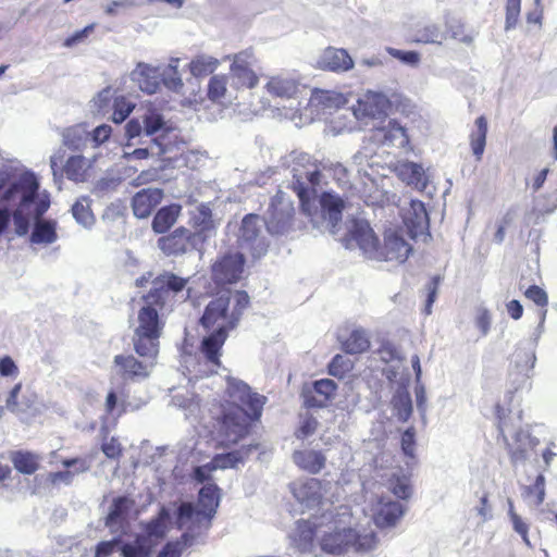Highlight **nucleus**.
I'll return each mask as SVG.
<instances>
[{
  "mask_svg": "<svg viewBox=\"0 0 557 557\" xmlns=\"http://www.w3.org/2000/svg\"><path fill=\"white\" fill-rule=\"evenodd\" d=\"M513 223V213L511 211L506 212L500 219L497 230L494 234V240L500 244L505 239L506 228Z\"/></svg>",
  "mask_w": 557,
  "mask_h": 557,
  "instance_id": "62",
  "label": "nucleus"
},
{
  "mask_svg": "<svg viewBox=\"0 0 557 557\" xmlns=\"http://www.w3.org/2000/svg\"><path fill=\"white\" fill-rule=\"evenodd\" d=\"M337 389L336 383L331 379H321L311 385L302 388L301 396L307 408L325 407L335 396Z\"/></svg>",
  "mask_w": 557,
  "mask_h": 557,
  "instance_id": "19",
  "label": "nucleus"
},
{
  "mask_svg": "<svg viewBox=\"0 0 557 557\" xmlns=\"http://www.w3.org/2000/svg\"><path fill=\"white\" fill-rule=\"evenodd\" d=\"M321 172L315 169L306 173L307 186L300 175L294 174L290 184L292 190L297 195L301 212L314 221L320 211L317 205V186L321 182Z\"/></svg>",
  "mask_w": 557,
  "mask_h": 557,
  "instance_id": "9",
  "label": "nucleus"
},
{
  "mask_svg": "<svg viewBox=\"0 0 557 557\" xmlns=\"http://www.w3.org/2000/svg\"><path fill=\"white\" fill-rule=\"evenodd\" d=\"M88 161L83 156H72L64 164V173L66 177L75 182H84L86 180Z\"/></svg>",
  "mask_w": 557,
  "mask_h": 557,
  "instance_id": "37",
  "label": "nucleus"
},
{
  "mask_svg": "<svg viewBox=\"0 0 557 557\" xmlns=\"http://www.w3.org/2000/svg\"><path fill=\"white\" fill-rule=\"evenodd\" d=\"M372 521L381 530L395 528L405 515L406 508L396 500L384 496L372 506Z\"/></svg>",
  "mask_w": 557,
  "mask_h": 557,
  "instance_id": "16",
  "label": "nucleus"
},
{
  "mask_svg": "<svg viewBox=\"0 0 557 557\" xmlns=\"http://www.w3.org/2000/svg\"><path fill=\"white\" fill-rule=\"evenodd\" d=\"M333 522L332 512H323L317 521L299 520L294 536L295 546L301 553H314L319 545L321 529Z\"/></svg>",
  "mask_w": 557,
  "mask_h": 557,
  "instance_id": "10",
  "label": "nucleus"
},
{
  "mask_svg": "<svg viewBox=\"0 0 557 557\" xmlns=\"http://www.w3.org/2000/svg\"><path fill=\"white\" fill-rule=\"evenodd\" d=\"M188 282V277H181L173 272L165 271L152 280V287L143 296V300L160 310L165 308L172 310L175 305L189 297L190 289H187L186 296L182 295Z\"/></svg>",
  "mask_w": 557,
  "mask_h": 557,
  "instance_id": "6",
  "label": "nucleus"
},
{
  "mask_svg": "<svg viewBox=\"0 0 557 557\" xmlns=\"http://www.w3.org/2000/svg\"><path fill=\"white\" fill-rule=\"evenodd\" d=\"M242 461V457L238 451H231V453H224V454H218L215 455L211 463V469H226V468H233L238 462Z\"/></svg>",
  "mask_w": 557,
  "mask_h": 557,
  "instance_id": "54",
  "label": "nucleus"
},
{
  "mask_svg": "<svg viewBox=\"0 0 557 557\" xmlns=\"http://www.w3.org/2000/svg\"><path fill=\"white\" fill-rule=\"evenodd\" d=\"M39 183L33 172L17 173L14 170H0V203L14 205L28 209L35 201Z\"/></svg>",
  "mask_w": 557,
  "mask_h": 557,
  "instance_id": "4",
  "label": "nucleus"
},
{
  "mask_svg": "<svg viewBox=\"0 0 557 557\" xmlns=\"http://www.w3.org/2000/svg\"><path fill=\"white\" fill-rule=\"evenodd\" d=\"M149 548L139 544H124L122 547L123 557H147Z\"/></svg>",
  "mask_w": 557,
  "mask_h": 557,
  "instance_id": "64",
  "label": "nucleus"
},
{
  "mask_svg": "<svg viewBox=\"0 0 557 557\" xmlns=\"http://www.w3.org/2000/svg\"><path fill=\"white\" fill-rule=\"evenodd\" d=\"M352 369L354 362L349 358L339 354L335 355L327 366L329 374L337 379H344L352 371Z\"/></svg>",
  "mask_w": 557,
  "mask_h": 557,
  "instance_id": "48",
  "label": "nucleus"
},
{
  "mask_svg": "<svg viewBox=\"0 0 557 557\" xmlns=\"http://www.w3.org/2000/svg\"><path fill=\"white\" fill-rule=\"evenodd\" d=\"M253 53L249 50L233 55L230 73L236 89H252L259 84V76L252 69Z\"/></svg>",
  "mask_w": 557,
  "mask_h": 557,
  "instance_id": "13",
  "label": "nucleus"
},
{
  "mask_svg": "<svg viewBox=\"0 0 557 557\" xmlns=\"http://www.w3.org/2000/svg\"><path fill=\"white\" fill-rule=\"evenodd\" d=\"M392 109V101L382 92L368 91L358 99L354 114L358 120L385 119Z\"/></svg>",
  "mask_w": 557,
  "mask_h": 557,
  "instance_id": "14",
  "label": "nucleus"
},
{
  "mask_svg": "<svg viewBox=\"0 0 557 557\" xmlns=\"http://www.w3.org/2000/svg\"><path fill=\"white\" fill-rule=\"evenodd\" d=\"M162 198L163 191L160 188H144L137 191L132 199L134 214L139 219L148 218Z\"/></svg>",
  "mask_w": 557,
  "mask_h": 557,
  "instance_id": "23",
  "label": "nucleus"
},
{
  "mask_svg": "<svg viewBox=\"0 0 557 557\" xmlns=\"http://www.w3.org/2000/svg\"><path fill=\"white\" fill-rule=\"evenodd\" d=\"M88 136V132L83 126H71L63 132V144L72 150H79L85 146Z\"/></svg>",
  "mask_w": 557,
  "mask_h": 557,
  "instance_id": "39",
  "label": "nucleus"
},
{
  "mask_svg": "<svg viewBox=\"0 0 557 557\" xmlns=\"http://www.w3.org/2000/svg\"><path fill=\"white\" fill-rule=\"evenodd\" d=\"M404 223L411 238L423 235L429 230V214L425 205L418 199L410 201V208L404 216Z\"/></svg>",
  "mask_w": 557,
  "mask_h": 557,
  "instance_id": "21",
  "label": "nucleus"
},
{
  "mask_svg": "<svg viewBox=\"0 0 557 557\" xmlns=\"http://www.w3.org/2000/svg\"><path fill=\"white\" fill-rule=\"evenodd\" d=\"M101 450L109 459H119L123 453L121 444L114 437L109 442H104L101 445Z\"/></svg>",
  "mask_w": 557,
  "mask_h": 557,
  "instance_id": "63",
  "label": "nucleus"
},
{
  "mask_svg": "<svg viewBox=\"0 0 557 557\" xmlns=\"http://www.w3.org/2000/svg\"><path fill=\"white\" fill-rule=\"evenodd\" d=\"M91 200L87 196L78 198L72 206V213L75 220L85 225H91L95 221L94 213L90 209Z\"/></svg>",
  "mask_w": 557,
  "mask_h": 557,
  "instance_id": "44",
  "label": "nucleus"
},
{
  "mask_svg": "<svg viewBox=\"0 0 557 557\" xmlns=\"http://www.w3.org/2000/svg\"><path fill=\"white\" fill-rule=\"evenodd\" d=\"M475 326L479 329L482 336H486L491 330L492 315L485 308H480L475 315Z\"/></svg>",
  "mask_w": 557,
  "mask_h": 557,
  "instance_id": "61",
  "label": "nucleus"
},
{
  "mask_svg": "<svg viewBox=\"0 0 557 557\" xmlns=\"http://www.w3.org/2000/svg\"><path fill=\"white\" fill-rule=\"evenodd\" d=\"M349 536H352L351 528H338L333 515V522L321 529L319 546L323 553L342 555L349 549Z\"/></svg>",
  "mask_w": 557,
  "mask_h": 557,
  "instance_id": "15",
  "label": "nucleus"
},
{
  "mask_svg": "<svg viewBox=\"0 0 557 557\" xmlns=\"http://www.w3.org/2000/svg\"><path fill=\"white\" fill-rule=\"evenodd\" d=\"M133 504L134 502L128 499L126 496H119L114 498L106 519V525L112 527L121 520H124Z\"/></svg>",
  "mask_w": 557,
  "mask_h": 557,
  "instance_id": "38",
  "label": "nucleus"
},
{
  "mask_svg": "<svg viewBox=\"0 0 557 557\" xmlns=\"http://www.w3.org/2000/svg\"><path fill=\"white\" fill-rule=\"evenodd\" d=\"M189 225L191 227V234L203 247L207 240L214 235L216 231V224L209 205L200 203L190 212Z\"/></svg>",
  "mask_w": 557,
  "mask_h": 557,
  "instance_id": "17",
  "label": "nucleus"
},
{
  "mask_svg": "<svg viewBox=\"0 0 557 557\" xmlns=\"http://www.w3.org/2000/svg\"><path fill=\"white\" fill-rule=\"evenodd\" d=\"M386 51L391 57L407 64L417 65L420 61V55L416 51H404L396 48H387Z\"/></svg>",
  "mask_w": 557,
  "mask_h": 557,
  "instance_id": "60",
  "label": "nucleus"
},
{
  "mask_svg": "<svg viewBox=\"0 0 557 557\" xmlns=\"http://www.w3.org/2000/svg\"><path fill=\"white\" fill-rule=\"evenodd\" d=\"M58 239L57 223L51 220H38L30 235L33 244L50 245Z\"/></svg>",
  "mask_w": 557,
  "mask_h": 557,
  "instance_id": "35",
  "label": "nucleus"
},
{
  "mask_svg": "<svg viewBox=\"0 0 557 557\" xmlns=\"http://www.w3.org/2000/svg\"><path fill=\"white\" fill-rule=\"evenodd\" d=\"M194 542V535L183 533L176 541L168 542L157 557H181L184 549L190 546Z\"/></svg>",
  "mask_w": 557,
  "mask_h": 557,
  "instance_id": "42",
  "label": "nucleus"
},
{
  "mask_svg": "<svg viewBox=\"0 0 557 557\" xmlns=\"http://www.w3.org/2000/svg\"><path fill=\"white\" fill-rule=\"evenodd\" d=\"M445 38V33L437 24H423L414 28L411 41L424 45H442Z\"/></svg>",
  "mask_w": 557,
  "mask_h": 557,
  "instance_id": "33",
  "label": "nucleus"
},
{
  "mask_svg": "<svg viewBox=\"0 0 557 557\" xmlns=\"http://www.w3.org/2000/svg\"><path fill=\"white\" fill-rule=\"evenodd\" d=\"M352 238L357 242L359 247L364 251L373 250L379 245L377 237L374 235L373 231L369 227H367V228L357 227L352 232Z\"/></svg>",
  "mask_w": 557,
  "mask_h": 557,
  "instance_id": "50",
  "label": "nucleus"
},
{
  "mask_svg": "<svg viewBox=\"0 0 557 557\" xmlns=\"http://www.w3.org/2000/svg\"><path fill=\"white\" fill-rule=\"evenodd\" d=\"M164 126L163 116L156 112L151 111L149 114H146L144 117V127L147 135H153Z\"/></svg>",
  "mask_w": 557,
  "mask_h": 557,
  "instance_id": "57",
  "label": "nucleus"
},
{
  "mask_svg": "<svg viewBox=\"0 0 557 557\" xmlns=\"http://www.w3.org/2000/svg\"><path fill=\"white\" fill-rule=\"evenodd\" d=\"M267 398L251 391L242 380L227 376L224 399L213 406V419L227 444L245 438L262 414Z\"/></svg>",
  "mask_w": 557,
  "mask_h": 557,
  "instance_id": "1",
  "label": "nucleus"
},
{
  "mask_svg": "<svg viewBox=\"0 0 557 557\" xmlns=\"http://www.w3.org/2000/svg\"><path fill=\"white\" fill-rule=\"evenodd\" d=\"M506 20L505 29L515 28L519 22L521 12V0H507L506 1Z\"/></svg>",
  "mask_w": 557,
  "mask_h": 557,
  "instance_id": "55",
  "label": "nucleus"
},
{
  "mask_svg": "<svg viewBox=\"0 0 557 557\" xmlns=\"http://www.w3.org/2000/svg\"><path fill=\"white\" fill-rule=\"evenodd\" d=\"M249 305L250 298L245 290L220 293L205 307L199 323L206 331L228 334L237 327Z\"/></svg>",
  "mask_w": 557,
  "mask_h": 557,
  "instance_id": "2",
  "label": "nucleus"
},
{
  "mask_svg": "<svg viewBox=\"0 0 557 557\" xmlns=\"http://www.w3.org/2000/svg\"><path fill=\"white\" fill-rule=\"evenodd\" d=\"M139 76L138 84L143 91L151 95L159 89L160 81L157 70L146 69L140 72Z\"/></svg>",
  "mask_w": 557,
  "mask_h": 557,
  "instance_id": "51",
  "label": "nucleus"
},
{
  "mask_svg": "<svg viewBox=\"0 0 557 557\" xmlns=\"http://www.w3.org/2000/svg\"><path fill=\"white\" fill-rule=\"evenodd\" d=\"M351 534L352 536H349V548L352 547L356 552H370L374 549L377 544V536L374 532L359 534L351 529Z\"/></svg>",
  "mask_w": 557,
  "mask_h": 557,
  "instance_id": "47",
  "label": "nucleus"
},
{
  "mask_svg": "<svg viewBox=\"0 0 557 557\" xmlns=\"http://www.w3.org/2000/svg\"><path fill=\"white\" fill-rule=\"evenodd\" d=\"M524 296L541 308H545L548 305V296L546 292L537 285H531L527 288Z\"/></svg>",
  "mask_w": 557,
  "mask_h": 557,
  "instance_id": "58",
  "label": "nucleus"
},
{
  "mask_svg": "<svg viewBox=\"0 0 557 557\" xmlns=\"http://www.w3.org/2000/svg\"><path fill=\"white\" fill-rule=\"evenodd\" d=\"M508 413L509 410H506L499 404L495 405L499 436L504 442L512 465H517L528 459L530 454L533 453L540 444V441L536 437H533L530 432L522 429L515 431L511 436L508 437L507 432L512 430L507 420Z\"/></svg>",
  "mask_w": 557,
  "mask_h": 557,
  "instance_id": "7",
  "label": "nucleus"
},
{
  "mask_svg": "<svg viewBox=\"0 0 557 557\" xmlns=\"http://www.w3.org/2000/svg\"><path fill=\"white\" fill-rule=\"evenodd\" d=\"M475 128L469 135L470 147L475 159L480 161L485 150L487 136V120L484 115L474 122Z\"/></svg>",
  "mask_w": 557,
  "mask_h": 557,
  "instance_id": "34",
  "label": "nucleus"
},
{
  "mask_svg": "<svg viewBox=\"0 0 557 557\" xmlns=\"http://www.w3.org/2000/svg\"><path fill=\"white\" fill-rule=\"evenodd\" d=\"M259 232V215L255 213L245 215L240 226L243 238L249 242L255 240L258 237Z\"/></svg>",
  "mask_w": 557,
  "mask_h": 557,
  "instance_id": "52",
  "label": "nucleus"
},
{
  "mask_svg": "<svg viewBox=\"0 0 557 557\" xmlns=\"http://www.w3.org/2000/svg\"><path fill=\"white\" fill-rule=\"evenodd\" d=\"M264 88L273 98L289 100L298 97L301 83L297 75L285 72L270 76Z\"/></svg>",
  "mask_w": 557,
  "mask_h": 557,
  "instance_id": "18",
  "label": "nucleus"
},
{
  "mask_svg": "<svg viewBox=\"0 0 557 557\" xmlns=\"http://www.w3.org/2000/svg\"><path fill=\"white\" fill-rule=\"evenodd\" d=\"M135 104L125 96L115 97L113 100L112 121L116 124L124 122L133 112Z\"/></svg>",
  "mask_w": 557,
  "mask_h": 557,
  "instance_id": "49",
  "label": "nucleus"
},
{
  "mask_svg": "<svg viewBox=\"0 0 557 557\" xmlns=\"http://www.w3.org/2000/svg\"><path fill=\"white\" fill-rule=\"evenodd\" d=\"M246 259L239 251L220 255L211 264V278L218 286L236 284L242 280Z\"/></svg>",
  "mask_w": 557,
  "mask_h": 557,
  "instance_id": "8",
  "label": "nucleus"
},
{
  "mask_svg": "<svg viewBox=\"0 0 557 557\" xmlns=\"http://www.w3.org/2000/svg\"><path fill=\"white\" fill-rule=\"evenodd\" d=\"M317 202H319L321 207V215L323 218L327 214L331 220H341L342 212L345 208V203L341 197L329 191H324L319 197V200L317 199Z\"/></svg>",
  "mask_w": 557,
  "mask_h": 557,
  "instance_id": "36",
  "label": "nucleus"
},
{
  "mask_svg": "<svg viewBox=\"0 0 557 557\" xmlns=\"http://www.w3.org/2000/svg\"><path fill=\"white\" fill-rule=\"evenodd\" d=\"M411 251L412 247L396 231L385 233L383 251L385 260L403 263Z\"/></svg>",
  "mask_w": 557,
  "mask_h": 557,
  "instance_id": "24",
  "label": "nucleus"
},
{
  "mask_svg": "<svg viewBox=\"0 0 557 557\" xmlns=\"http://www.w3.org/2000/svg\"><path fill=\"white\" fill-rule=\"evenodd\" d=\"M392 405L398 420L406 422L412 414L411 396L407 391H398L393 399Z\"/></svg>",
  "mask_w": 557,
  "mask_h": 557,
  "instance_id": "41",
  "label": "nucleus"
},
{
  "mask_svg": "<svg viewBox=\"0 0 557 557\" xmlns=\"http://www.w3.org/2000/svg\"><path fill=\"white\" fill-rule=\"evenodd\" d=\"M159 308L144 302L138 310V325L134 331V349L143 358L154 360L159 352V338L162 333L163 322L160 319Z\"/></svg>",
  "mask_w": 557,
  "mask_h": 557,
  "instance_id": "5",
  "label": "nucleus"
},
{
  "mask_svg": "<svg viewBox=\"0 0 557 557\" xmlns=\"http://www.w3.org/2000/svg\"><path fill=\"white\" fill-rule=\"evenodd\" d=\"M374 139L382 145L392 144L394 140L400 138V145L403 147L409 144V136L404 126H401L396 120H391L385 127H380L374 131Z\"/></svg>",
  "mask_w": 557,
  "mask_h": 557,
  "instance_id": "31",
  "label": "nucleus"
},
{
  "mask_svg": "<svg viewBox=\"0 0 557 557\" xmlns=\"http://www.w3.org/2000/svg\"><path fill=\"white\" fill-rule=\"evenodd\" d=\"M227 92V77L224 74L211 76L208 82L207 96L212 102H222Z\"/></svg>",
  "mask_w": 557,
  "mask_h": 557,
  "instance_id": "43",
  "label": "nucleus"
},
{
  "mask_svg": "<svg viewBox=\"0 0 557 557\" xmlns=\"http://www.w3.org/2000/svg\"><path fill=\"white\" fill-rule=\"evenodd\" d=\"M170 519V513L166 508L162 507L158 516L147 522L145 527L146 534L149 537L162 539L166 533V522Z\"/></svg>",
  "mask_w": 557,
  "mask_h": 557,
  "instance_id": "46",
  "label": "nucleus"
},
{
  "mask_svg": "<svg viewBox=\"0 0 557 557\" xmlns=\"http://www.w3.org/2000/svg\"><path fill=\"white\" fill-rule=\"evenodd\" d=\"M393 172L406 185L422 191L428 186V177L419 163L401 160L394 164Z\"/></svg>",
  "mask_w": 557,
  "mask_h": 557,
  "instance_id": "20",
  "label": "nucleus"
},
{
  "mask_svg": "<svg viewBox=\"0 0 557 557\" xmlns=\"http://www.w3.org/2000/svg\"><path fill=\"white\" fill-rule=\"evenodd\" d=\"M293 460L298 468L311 474L321 472L326 462L324 454L313 449L296 450Z\"/></svg>",
  "mask_w": 557,
  "mask_h": 557,
  "instance_id": "26",
  "label": "nucleus"
},
{
  "mask_svg": "<svg viewBox=\"0 0 557 557\" xmlns=\"http://www.w3.org/2000/svg\"><path fill=\"white\" fill-rule=\"evenodd\" d=\"M10 459L15 470L22 474H34L40 467L41 457L30 450H14L10 455Z\"/></svg>",
  "mask_w": 557,
  "mask_h": 557,
  "instance_id": "30",
  "label": "nucleus"
},
{
  "mask_svg": "<svg viewBox=\"0 0 557 557\" xmlns=\"http://www.w3.org/2000/svg\"><path fill=\"white\" fill-rule=\"evenodd\" d=\"M414 448H416V430L413 426H410L401 434V450L406 456L413 457Z\"/></svg>",
  "mask_w": 557,
  "mask_h": 557,
  "instance_id": "59",
  "label": "nucleus"
},
{
  "mask_svg": "<svg viewBox=\"0 0 557 557\" xmlns=\"http://www.w3.org/2000/svg\"><path fill=\"white\" fill-rule=\"evenodd\" d=\"M182 212V206L171 203L160 208L153 216L152 230L157 234L166 233L177 221Z\"/></svg>",
  "mask_w": 557,
  "mask_h": 557,
  "instance_id": "28",
  "label": "nucleus"
},
{
  "mask_svg": "<svg viewBox=\"0 0 557 557\" xmlns=\"http://www.w3.org/2000/svg\"><path fill=\"white\" fill-rule=\"evenodd\" d=\"M448 33L454 39L461 42H472V36L467 33L466 25L460 20H453L450 23L446 22Z\"/></svg>",
  "mask_w": 557,
  "mask_h": 557,
  "instance_id": "56",
  "label": "nucleus"
},
{
  "mask_svg": "<svg viewBox=\"0 0 557 557\" xmlns=\"http://www.w3.org/2000/svg\"><path fill=\"white\" fill-rule=\"evenodd\" d=\"M220 492L219 486L214 483L202 486L198 493V510L191 503H182L176 511L177 529L188 527L189 530H193L200 528L202 523L205 529H209L220 504Z\"/></svg>",
  "mask_w": 557,
  "mask_h": 557,
  "instance_id": "3",
  "label": "nucleus"
},
{
  "mask_svg": "<svg viewBox=\"0 0 557 557\" xmlns=\"http://www.w3.org/2000/svg\"><path fill=\"white\" fill-rule=\"evenodd\" d=\"M228 334L211 331V333L201 341L200 351L207 362L213 367L211 373H216L222 364L220 358Z\"/></svg>",
  "mask_w": 557,
  "mask_h": 557,
  "instance_id": "22",
  "label": "nucleus"
},
{
  "mask_svg": "<svg viewBox=\"0 0 557 557\" xmlns=\"http://www.w3.org/2000/svg\"><path fill=\"white\" fill-rule=\"evenodd\" d=\"M121 396H122V400L119 404L117 403V394H116V392L111 389L108 393V395L106 397V403H104L106 412L108 414H113L116 409H117V412H116L117 417H120V416H122L123 413L126 412V398H127V394L124 391H122L121 392Z\"/></svg>",
  "mask_w": 557,
  "mask_h": 557,
  "instance_id": "53",
  "label": "nucleus"
},
{
  "mask_svg": "<svg viewBox=\"0 0 557 557\" xmlns=\"http://www.w3.org/2000/svg\"><path fill=\"white\" fill-rule=\"evenodd\" d=\"M158 247L166 256H181L193 250H201L203 247L196 240L191 231L184 226L176 227L168 235L158 239Z\"/></svg>",
  "mask_w": 557,
  "mask_h": 557,
  "instance_id": "12",
  "label": "nucleus"
},
{
  "mask_svg": "<svg viewBox=\"0 0 557 557\" xmlns=\"http://www.w3.org/2000/svg\"><path fill=\"white\" fill-rule=\"evenodd\" d=\"M113 362L119 368V374L125 380H141L149 375L147 363L133 355H116Z\"/></svg>",
  "mask_w": 557,
  "mask_h": 557,
  "instance_id": "25",
  "label": "nucleus"
},
{
  "mask_svg": "<svg viewBox=\"0 0 557 557\" xmlns=\"http://www.w3.org/2000/svg\"><path fill=\"white\" fill-rule=\"evenodd\" d=\"M292 491L294 496L300 503H319L322 498V481L315 478H310L295 484Z\"/></svg>",
  "mask_w": 557,
  "mask_h": 557,
  "instance_id": "29",
  "label": "nucleus"
},
{
  "mask_svg": "<svg viewBox=\"0 0 557 557\" xmlns=\"http://www.w3.org/2000/svg\"><path fill=\"white\" fill-rule=\"evenodd\" d=\"M295 208L282 190L272 197L267 219V228L271 234H284L293 224Z\"/></svg>",
  "mask_w": 557,
  "mask_h": 557,
  "instance_id": "11",
  "label": "nucleus"
},
{
  "mask_svg": "<svg viewBox=\"0 0 557 557\" xmlns=\"http://www.w3.org/2000/svg\"><path fill=\"white\" fill-rule=\"evenodd\" d=\"M322 66L332 72H346L354 67V61L345 49L329 47L323 53Z\"/></svg>",
  "mask_w": 557,
  "mask_h": 557,
  "instance_id": "27",
  "label": "nucleus"
},
{
  "mask_svg": "<svg viewBox=\"0 0 557 557\" xmlns=\"http://www.w3.org/2000/svg\"><path fill=\"white\" fill-rule=\"evenodd\" d=\"M387 487L399 499H408L411 495L410 480L405 474H392L387 480Z\"/></svg>",
  "mask_w": 557,
  "mask_h": 557,
  "instance_id": "45",
  "label": "nucleus"
},
{
  "mask_svg": "<svg viewBox=\"0 0 557 557\" xmlns=\"http://www.w3.org/2000/svg\"><path fill=\"white\" fill-rule=\"evenodd\" d=\"M219 64V60L213 57L198 55L190 61L189 70L195 77H203L212 74Z\"/></svg>",
  "mask_w": 557,
  "mask_h": 557,
  "instance_id": "40",
  "label": "nucleus"
},
{
  "mask_svg": "<svg viewBox=\"0 0 557 557\" xmlns=\"http://www.w3.org/2000/svg\"><path fill=\"white\" fill-rule=\"evenodd\" d=\"M370 345V338L362 329L352 330L347 336L341 338L342 349L350 355L363 354L369 350Z\"/></svg>",
  "mask_w": 557,
  "mask_h": 557,
  "instance_id": "32",
  "label": "nucleus"
}]
</instances>
